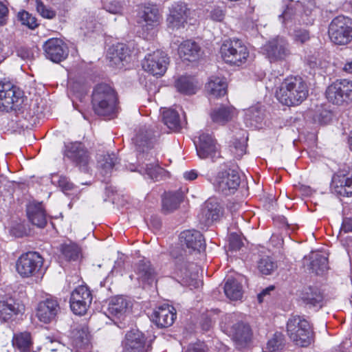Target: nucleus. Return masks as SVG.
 I'll list each match as a JSON object with an SVG mask.
<instances>
[{
    "label": "nucleus",
    "instance_id": "38",
    "mask_svg": "<svg viewBox=\"0 0 352 352\" xmlns=\"http://www.w3.org/2000/svg\"><path fill=\"white\" fill-rule=\"evenodd\" d=\"M301 298L307 305L314 307H321L323 296L317 287H309L302 291Z\"/></svg>",
    "mask_w": 352,
    "mask_h": 352
},
{
    "label": "nucleus",
    "instance_id": "39",
    "mask_svg": "<svg viewBox=\"0 0 352 352\" xmlns=\"http://www.w3.org/2000/svg\"><path fill=\"white\" fill-rule=\"evenodd\" d=\"M183 199L180 192L165 193L162 198V209L166 212H170L176 210Z\"/></svg>",
    "mask_w": 352,
    "mask_h": 352
},
{
    "label": "nucleus",
    "instance_id": "56",
    "mask_svg": "<svg viewBox=\"0 0 352 352\" xmlns=\"http://www.w3.org/2000/svg\"><path fill=\"white\" fill-rule=\"evenodd\" d=\"M63 348L61 344L56 340H53L50 337L45 338V349L50 351H56Z\"/></svg>",
    "mask_w": 352,
    "mask_h": 352
},
{
    "label": "nucleus",
    "instance_id": "53",
    "mask_svg": "<svg viewBox=\"0 0 352 352\" xmlns=\"http://www.w3.org/2000/svg\"><path fill=\"white\" fill-rule=\"evenodd\" d=\"M243 243L241 236L236 233H231L229 237V246L232 250H238L242 246Z\"/></svg>",
    "mask_w": 352,
    "mask_h": 352
},
{
    "label": "nucleus",
    "instance_id": "16",
    "mask_svg": "<svg viewBox=\"0 0 352 352\" xmlns=\"http://www.w3.org/2000/svg\"><path fill=\"white\" fill-rule=\"evenodd\" d=\"M160 18L156 5L148 3L139 7L137 22L144 30H152L158 25Z\"/></svg>",
    "mask_w": 352,
    "mask_h": 352
},
{
    "label": "nucleus",
    "instance_id": "4",
    "mask_svg": "<svg viewBox=\"0 0 352 352\" xmlns=\"http://www.w3.org/2000/svg\"><path fill=\"white\" fill-rule=\"evenodd\" d=\"M287 333L294 344L307 347L314 340V333L308 320L300 316H292L287 322Z\"/></svg>",
    "mask_w": 352,
    "mask_h": 352
},
{
    "label": "nucleus",
    "instance_id": "2",
    "mask_svg": "<svg viewBox=\"0 0 352 352\" xmlns=\"http://www.w3.org/2000/svg\"><path fill=\"white\" fill-rule=\"evenodd\" d=\"M308 95L305 82L299 76H289L280 84L276 91V98L287 106L298 105Z\"/></svg>",
    "mask_w": 352,
    "mask_h": 352
},
{
    "label": "nucleus",
    "instance_id": "28",
    "mask_svg": "<svg viewBox=\"0 0 352 352\" xmlns=\"http://www.w3.org/2000/svg\"><path fill=\"white\" fill-rule=\"evenodd\" d=\"M236 114L235 109L231 106H221L213 109L210 113L212 121L224 125L230 121Z\"/></svg>",
    "mask_w": 352,
    "mask_h": 352
},
{
    "label": "nucleus",
    "instance_id": "15",
    "mask_svg": "<svg viewBox=\"0 0 352 352\" xmlns=\"http://www.w3.org/2000/svg\"><path fill=\"white\" fill-rule=\"evenodd\" d=\"M190 14V10L185 2H175L170 8V14L167 17L168 27L173 30L184 28Z\"/></svg>",
    "mask_w": 352,
    "mask_h": 352
},
{
    "label": "nucleus",
    "instance_id": "6",
    "mask_svg": "<svg viewBox=\"0 0 352 352\" xmlns=\"http://www.w3.org/2000/svg\"><path fill=\"white\" fill-rule=\"evenodd\" d=\"M331 41L336 45H346L352 41V19L338 16L333 19L329 27Z\"/></svg>",
    "mask_w": 352,
    "mask_h": 352
},
{
    "label": "nucleus",
    "instance_id": "43",
    "mask_svg": "<svg viewBox=\"0 0 352 352\" xmlns=\"http://www.w3.org/2000/svg\"><path fill=\"white\" fill-rule=\"evenodd\" d=\"M60 251L64 258L68 261H78L81 255L80 248L74 243L63 244Z\"/></svg>",
    "mask_w": 352,
    "mask_h": 352
},
{
    "label": "nucleus",
    "instance_id": "7",
    "mask_svg": "<svg viewBox=\"0 0 352 352\" xmlns=\"http://www.w3.org/2000/svg\"><path fill=\"white\" fill-rule=\"evenodd\" d=\"M327 100L333 104L342 105L352 101V81L346 79L336 80L326 90Z\"/></svg>",
    "mask_w": 352,
    "mask_h": 352
},
{
    "label": "nucleus",
    "instance_id": "50",
    "mask_svg": "<svg viewBox=\"0 0 352 352\" xmlns=\"http://www.w3.org/2000/svg\"><path fill=\"white\" fill-rule=\"evenodd\" d=\"M292 36L294 42L297 45L305 44L310 39L309 32L304 29L295 30Z\"/></svg>",
    "mask_w": 352,
    "mask_h": 352
},
{
    "label": "nucleus",
    "instance_id": "22",
    "mask_svg": "<svg viewBox=\"0 0 352 352\" xmlns=\"http://www.w3.org/2000/svg\"><path fill=\"white\" fill-rule=\"evenodd\" d=\"M68 50L63 41L58 38L45 41V57L54 63H59L67 58Z\"/></svg>",
    "mask_w": 352,
    "mask_h": 352
},
{
    "label": "nucleus",
    "instance_id": "19",
    "mask_svg": "<svg viewBox=\"0 0 352 352\" xmlns=\"http://www.w3.org/2000/svg\"><path fill=\"white\" fill-rule=\"evenodd\" d=\"M65 157L73 162L80 169L88 170L89 155L87 151L80 142L70 143L66 146Z\"/></svg>",
    "mask_w": 352,
    "mask_h": 352
},
{
    "label": "nucleus",
    "instance_id": "1",
    "mask_svg": "<svg viewBox=\"0 0 352 352\" xmlns=\"http://www.w3.org/2000/svg\"><path fill=\"white\" fill-rule=\"evenodd\" d=\"M159 136L160 132L156 126L143 125L138 128L133 138V142L140 152L137 156V170L142 175L146 174L152 179H157L163 171L157 164L153 153L147 152L153 148Z\"/></svg>",
    "mask_w": 352,
    "mask_h": 352
},
{
    "label": "nucleus",
    "instance_id": "35",
    "mask_svg": "<svg viewBox=\"0 0 352 352\" xmlns=\"http://www.w3.org/2000/svg\"><path fill=\"white\" fill-rule=\"evenodd\" d=\"M309 259V267L312 272L316 274H322L329 269L328 259L324 253H311Z\"/></svg>",
    "mask_w": 352,
    "mask_h": 352
},
{
    "label": "nucleus",
    "instance_id": "32",
    "mask_svg": "<svg viewBox=\"0 0 352 352\" xmlns=\"http://www.w3.org/2000/svg\"><path fill=\"white\" fill-rule=\"evenodd\" d=\"M27 214L32 225L38 228L44 226V209L42 203L33 202L27 208Z\"/></svg>",
    "mask_w": 352,
    "mask_h": 352
},
{
    "label": "nucleus",
    "instance_id": "33",
    "mask_svg": "<svg viewBox=\"0 0 352 352\" xmlns=\"http://www.w3.org/2000/svg\"><path fill=\"white\" fill-rule=\"evenodd\" d=\"M19 305L13 300L0 301V320L8 322L20 313Z\"/></svg>",
    "mask_w": 352,
    "mask_h": 352
},
{
    "label": "nucleus",
    "instance_id": "62",
    "mask_svg": "<svg viewBox=\"0 0 352 352\" xmlns=\"http://www.w3.org/2000/svg\"><path fill=\"white\" fill-rule=\"evenodd\" d=\"M274 286H270L265 289H263L258 295V300L260 302L263 301V298L266 295L269 294L270 292L272 290H274Z\"/></svg>",
    "mask_w": 352,
    "mask_h": 352
},
{
    "label": "nucleus",
    "instance_id": "49",
    "mask_svg": "<svg viewBox=\"0 0 352 352\" xmlns=\"http://www.w3.org/2000/svg\"><path fill=\"white\" fill-rule=\"evenodd\" d=\"M17 19L23 25H25L30 29H34L38 26L36 19L25 10L18 12Z\"/></svg>",
    "mask_w": 352,
    "mask_h": 352
},
{
    "label": "nucleus",
    "instance_id": "47",
    "mask_svg": "<svg viewBox=\"0 0 352 352\" xmlns=\"http://www.w3.org/2000/svg\"><path fill=\"white\" fill-rule=\"evenodd\" d=\"M244 135L243 133L241 139H236L230 146L231 153L237 159H240L245 153L247 138Z\"/></svg>",
    "mask_w": 352,
    "mask_h": 352
},
{
    "label": "nucleus",
    "instance_id": "57",
    "mask_svg": "<svg viewBox=\"0 0 352 352\" xmlns=\"http://www.w3.org/2000/svg\"><path fill=\"white\" fill-rule=\"evenodd\" d=\"M9 10L6 5L0 1V26L6 23Z\"/></svg>",
    "mask_w": 352,
    "mask_h": 352
},
{
    "label": "nucleus",
    "instance_id": "46",
    "mask_svg": "<svg viewBox=\"0 0 352 352\" xmlns=\"http://www.w3.org/2000/svg\"><path fill=\"white\" fill-rule=\"evenodd\" d=\"M284 336L281 333H275L270 338L265 348V352H276L281 350L284 346Z\"/></svg>",
    "mask_w": 352,
    "mask_h": 352
},
{
    "label": "nucleus",
    "instance_id": "25",
    "mask_svg": "<svg viewBox=\"0 0 352 352\" xmlns=\"http://www.w3.org/2000/svg\"><path fill=\"white\" fill-rule=\"evenodd\" d=\"M178 54L184 60L196 61L201 54L200 46L192 40H186L182 42L178 47Z\"/></svg>",
    "mask_w": 352,
    "mask_h": 352
},
{
    "label": "nucleus",
    "instance_id": "42",
    "mask_svg": "<svg viewBox=\"0 0 352 352\" xmlns=\"http://www.w3.org/2000/svg\"><path fill=\"white\" fill-rule=\"evenodd\" d=\"M72 345L76 349V352H86L89 346L88 333L84 330L77 331L72 338Z\"/></svg>",
    "mask_w": 352,
    "mask_h": 352
},
{
    "label": "nucleus",
    "instance_id": "45",
    "mask_svg": "<svg viewBox=\"0 0 352 352\" xmlns=\"http://www.w3.org/2000/svg\"><path fill=\"white\" fill-rule=\"evenodd\" d=\"M51 182L54 185L58 186L65 193H67L70 190L77 191V187H76L66 177L54 174L52 175Z\"/></svg>",
    "mask_w": 352,
    "mask_h": 352
},
{
    "label": "nucleus",
    "instance_id": "29",
    "mask_svg": "<svg viewBox=\"0 0 352 352\" xmlns=\"http://www.w3.org/2000/svg\"><path fill=\"white\" fill-rule=\"evenodd\" d=\"M135 272L138 276V280L143 283L150 285L155 280V271L148 260L140 261L136 265Z\"/></svg>",
    "mask_w": 352,
    "mask_h": 352
},
{
    "label": "nucleus",
    "instance_id": "37",
    "mask_svg": "<svg viewBox=\"0 0 352 352\" xmlns=\"http://www.w3.org/2000/svg\"><path fill=\"white\" fill-rule=\"evenodd\" d=\"M223 289L226 296L231 300H238L242 298L243 287L235 278H228Z\"/></svg>",
    "mask_w": 352,
    "mask_h": 352
},
{
    "label": "nucleus",
    "instance_id": "13",
    "mask_svg": "<svg viewBox=\"0 0 352 352\" xmlns=\"http://www.w3.org/2000/svg\"><path fill=\"white\" fill-rule=\"evenodd\" d=\"M167 54L162 50H156L146 55L142 61V67L153 76H162L164 74L169 63Z\"/></svg>",
    "mask_w": 352,
    "mask_h": 352
},
{
    "label": "nucleus",
    "instance_id": "9",
    "mask_svg": "<svg viewBox=\"0 0 352 352\" xmlns=\"http://www.w3.org/2000/svg\"><path fill=\"white\" fill-rule=\"evenodd\" d=\"M262 52L270 62L284 60L291 54L289 44L283 36L269 40L262 47Z\"/></svg>",
    "mask_w": 352,
    "mask_h": 352
},
{
    "label": "nucleus",
    "instance_id": "59",
    "mask_svg": "<svg viewBox=\"0 0 352 352\" xmlns=\"http://www.w3.org/2000/svg\"><path fill=\"white\" fill-rule=\"evenodd\" d=\"M206 346L204 343H195L190 344L186 352H206Z\"/></svg>",
    "mask_w": 352,
    "mask_h": 352
},
{
    "label": "nucleus",
    "instance_id": "17",
    "mask_svg": "<svg viewBox=\"0 0 352 352\" xmlns=\"http://www.w3.org/2000/svg\"><path fill=\"white\" fill-rule=\"evenodd\" d=\"M22 92L10 82H0V110L8 111L18 106Z\"/></svg>",
    "mask_w": 352,
    "mask_h": 352
},
{
    "label": "nucleus",
    "instance_id": "26",
    "mask_svg": "<svg viewBox=\"0 0 352 352\" xmlns=\"http://www.w3.org/2000/svg\"><path fill=\"white\" fill-rule=\"evenodd\" d=\"M230 336L233 340L241 346L247 344L251 339V329L250 326L243 322L234 324L230 331Z\"/></svg>",
    "mask_w": 352,
    "mask_h": 352
},
{
    "label": "nucleus",
    "instance_id": "27",
    "mask_svg": "<svg viewBox=\"0 0 352 352\" xmlns=\"http://www.w3.org/2000/svg\"><path fill=\"white\" fill-rule=\"evenodd\" d=\"M107 56L112 65L120 66L129 56V50L125 44L118 43L109 47Z\"/></svg>",
    "mask_w": 352,
    "mask_h": 352
},
{
    "label": "nucleus",
    "instance_id": "48",
    "mask_svg": "<svg viewBox=\"0 0 352 352\" xmlns=\"http://www.w3.org/2000/svg\"><path fill=\"white\" fill-rule=\"evenodd\" d=\"M276 267V264L269 256H264L258 262V270L264 275L271 274Z\"/></svg>",
    "mask_w": 352,
    "mask_h": 352
},
{
    "label": "nucleus",
    "instance_id": "20",
    "mask_svg": "<svg viewBox=\"0 0 352 352\" xmlns=\"http://www.w3.org/2000/svg\"><path fill=\"white\" fill-rule=\"evenodd\" d=\"M131 307L130 300L123 296H117L110 300L107 315L113 320L124 319Z\"/></svg>",
    "mask_w": 352,
    "mask_h": 352
},
{
    "label": "nucleus",
    "instance_id": "51",
    "mask_svg": "<svg viewBox=\"0 0 352 352\" xmlns=\"http://www.w3.org/2000/svg\"><path fill=\"white\" fill-rule=\"evenodd\" d=\"M32 321L37 326L43 327L44 318V303L41 302L38 304L35 312L32 316Z\"/></svg>",
    "mask_w": 352,
    "mask_h": 352
},
{
    "label": "nucleus",
    "instance_id": "5",
    "mask_svg": "<svg viewBox=\"0 0 352 352\" xmlns=\"http://www.w3.org/2000/svg\"><path fill=\"white\" fill-rule=\"evenodd\" d=\"M220 53L228 64L240 66L246 63L250 52L244 43L238 38L228 39L221 46Z\"/></svg>",
    "mask_w": 352,
    "mask_h": 352
},
{
    "label": "nucleus",
    "instance_id": "58",
    "mask_svg": "<svg viewBox=\"0 0 352 352\" xmlns=\"http://www.w3.org/2000/svg\"><path fill=\"white\" fill-rule=\"evenodd\" d=\"M295 14L293 12V9L291 7H287L283 13L279 16L280 18H283V22L287 24L290 21L295 19Z\"/></svg>",
    "mask_w": 352,
    "mask_h": 352
},
{
    "label": "nucleus",
    "instance_id": "54",
    "mask_svg": "<svg viewBox=\"0 0 352 352\" xmlns=\"http://www.w3.org/2000/svg\"><path fill=\"white\" fill-rule=\"evenodd\" d=\"M245 119L246 120L255 121L258 123L261 120L262 117L258 109L256 107H252L246 111Z\"/></svg>",
    "mask_w": 352,
    "mask_h": 352
},
{
    "label": "nucleus",
    "instance_id": "12",
    "mask_svg": "<svg viewBox=\"0 0 352 352\" xmlns=\"http://www.w3.org/2000/svg\"><path fill=\"white\" fill-rule=\"evenodd\" d=\"M91 302L92 294L87 286H78L71 293L69 299L70 309L76 315H85Z\"/></svg>",
    "mask_w": 352,
    "mask_h": 352
},
{
    "label": "nucleus",
    "instance_id": "18",
    "mask_svg": "<svg viewBox=\"0 0 352 352\" xmlns=\"http://www.w3.org/2000/svg\"><path fill=\"white\" fill-rule=\"evenodd\" d=\"M331 189L340 196L352 197V170L343 168L334 174L331 181Z\"/></svg>",
    "mask_w": 352,
    "mask_h": 352
},
{
    "label": "nucleus",
    "instance_id": "64",
    "mask_svg": "<svg viewBox=\"0 0 352 352\" xmlns=\"http://www.w3.org/2000/svg\"><path fill=\"white\" fill-rule=\"evenodd\" d=\"M343 70L348 73H352V60L344 65Z\"/></svg>",
    "mask_w": 352,
    "mask_h": 352
},
{
    "label": "nucleus",
    "instance_id": "10",
    "mask_svg": "<svg viewBox=\"0 0 352 352\" xmlns=\"http://www.w3.org/2000/svg\"><path fill=\"white\" fill-rule=\"evenodd\" d=\"M240 183L241 178L238 171L229 168L218 173L215 179V188L227 196L234 193Z\"/></svg>",
    "mask_w": 352,
    "mask_h": 352
},
{
    "label": "nucleus",
    "instance_id": "31",
    "mask_svg": "<svg viewBox=\"0 0 352 352\" xmlns=\"http://www.w3.org/2000/svg\"><path fill=\"white\" fill-rule=\"evenodd\" d=\"M60 313V307L57 298L45 294V324L56 322Z\"/></svg>",
    "mask_w": 352,
    "mask_h": 352
},
{
    "label": "nucleus",
    "instance_id": "55",
    "mask_svg": "<svg viewBox=\"0 0 352 352\" xmlns=\"http://www.w3.org/2000/svg\"><path fill=\"white\" fill-rule=\"evenodd\" d=\"M210 18L217 22H222L225 18V12L220 8H215L210 11Z\"/></svg>",
    "mask_w": 352,
    "mask_h": 352
},
{
    "label": "nucleus",
    "instance_id": "61",
    "mask_svg": "<svg viewBox=\"0 0 352 352\" xmlns=\"http://www.w3.org/2000/svg\"><path fill=\"white\" fill-rule=\"evenodd\" d=\"M197 177V173L195 170H191L184 173V178L186 180L192 181Z\"/></svg>",
    "mask_w": 352,
    "mask_h": 352
},
{
    "label": "nucleus",
    "instance_id": "3",
    "mask_svg": "<svg viewBox=\"0 0 352 352\" xmlns=\"http://www.w3.org/2000/svg\"><path fill=\"white\" fill-rule=\"evenodd\" d=\"M117 97L115 91L107 84L96 86L92 94L94 112L102 116L113 115L117 111Z\"/></svg>",
    "mask_w": 352,
    "mask_h": 352
},
{
    "label": "nucleus",
    "instance_id": "40",
    "mask_svg": "<svg viewBox=\"0 0 352 352\" xmlns=\"http://www.w3.org/2000/svg\"><path fill=\"white\" fill-rule=\"evenodd\" d=\"M175 87L178 91L184 94H194L197 89L195 80L190 76H181L175 81Z\"/></svg>",
    "mask_w": 352,
    "mask_h": 352
},
{
    "label": "nucleus",
    "instance_id": "11",
    "mask_svg": "<svg viewBox=\"0 0 352 352\" xmlns=\"http://www.w3.org/2000/svg\"><path fill=\"white\" fill-rule=\"evenodd\" d=\"M43 258L36 252L23 254L17 260L16 268L17 272L23 277L35 275L41 269Z\"/></svg>",
    "mask_w": 352,
    "mask_h": 352
},
{
    "label": "nucleus",
    "instance_id": "23",
    "mask_svg": "<svg viewBox=\"0 0 352 352\" xmlns=\"http://www.w3.org/2000/svg\"><path fill=\"white\" fill-rule=\"evenodd\" d=\"M179 239L182 245H186L189 251L201 252L206 244L203 235L199 231L188 230L181 232Z\"/></svg>",
    "mask_w": 352,
    "mask_h": 352
},
{
    "label": "nucleus",
    "instance_id": "21",
    "mask_svg": "<svg viewBox=\"0 0 352 352\" xmlns=\"http://www.w3.org/2000/svg\"><path fill=\"white\" fill-rule=\"evenodd\" d=\"M223 212V210L220 204L216 200L209 199L205 202L198 217L201 224L210 226L219 220L222 217Z\"/></svg>",
    "mask_w": 352,
    "mask_h": 352
},
{
    "label": "nucleus",
    "instance_id": "60",
    "mask_svg": "<svg viewBox=\"0 0 352 352\" xmlns=\"http://www.w3.org/2000/svg\"><path fill=\"white\" fill-rule=\"evenodd\" d=\"M341 230L344 232H352V218H344L342 224Z\"/></svg>",
    "mask_w": 352,
    "mask_h": 352
},
{
    "label": "nucleus",
    "instance_id": "44",
    "mask_svg": "<svg viewBox=\"0 0 352 352\" xmlns=\"http://www.w3.org/2000/svg\"><path fill=\"white\" fill-rule=\"evenodd\" d=\"M117 157L115 153H107L101 155L98 160V164L102 168V173L107 175L111 173L113 166L117 162Z\"/></svg>",
    "mask_w": 352,
    "mask_h": 352
},
{
    "label": "nucleus",
    "instance_id": "8",
    "mask_svg": "<svg viewBox=\"0 0 352 352\" xmlns=\"http://www.w3.org/2000/svg\"><path fill=\"white\" fill-rule=\"evenodd\" d=\"M197 154L200 159L215 162L220 158V146L212 135L202 133L194 142Z\"/></svg>",
    "mask_w": 352,
    "mask_h": 352
},
{
    "label": "nucleus",
    "instance_id": "36",
    "mask_svg": "<svg viewBox=\"0 0 352 352\" xmlns=\"http://www.w3.org/2000/svg\"><path fill=\"white\" fill-rule=\"evenodd\" d=\"M104 22V21L100 18L97 21L95 14H88L83 16L80 22V29L85 34L98 32L102 30Z\"/></svg>",
    "mask_w": 352,
    "mask_h": 352
},
{
    "label": "nucleus",
    "instance_id": "24",
    "mask_svg": "<svg viewBox=\"0 0 352 352\" xmlns=\"http://www.w3.org/2000/svg\"><path fill=\"white\" fill-rule=\"evenodd\" d=\"M175 318V309L168 305H163L157 307L152 315L153 320L161 328L171 326Z\"/></svg>",
    "mask_w": 352,
    "mask_h": 352
},
{
    "label": "nucleus",
    "instance_id": "41",
    "mask_svg": "<svg viewBox=\"0 0 352 352\" xmlns=\"http://www.w3.org/2000/svg\"><path fill=\"white\" fill-rule=\"evenodd\" d=\"M32 344L31 335L29 332H21L14 335L12 345L22 352H27Z\"/></svg>",
    "mask_w": 352,
    "mask_h": 352
},
{
    "label": "nucleus",
    "instance_id": "52",
    "mask_svg": "<svg viewBox=\"0 0 352 352\" xmlns=\"http://www.w3.org/2000/svg\"><path fill=\"white\" fill-rule=\"evenodd\" d=\"M104 8L112 14H121L123 10L122 3L117 0L106 1L104 3Z\"/></svg>",
    "mask_w": 352,
    "mask_h": 352
},
{
    "label": "nucleus",
    "instance_id": "30",
    "mask_svg": "<svg viewBox=\"0 0 352 352\" xmlns=\"http://www.w3.org/2000/svg\"><path fill=\"white\" fill-rule=\"evenodd\" d=\"M162 119L164 124L174 132H179L186 124L185 121L180 120L178 112L173 109L164 110Z\"/></svg>",
    "mask_w": 352,
    "mask_h": 352
},
{
    "label": "nucleus",
    "instance_id": "34",
    "mask_svg": "<svg viewBox=\"0 0 352 352\" xmlns=\"http://www.w3.org/2000/svg\"><path fill=\"white\" fill-rule=\"evenodd\" d=\"M206 88L210 96L219 98L226 94L227 83L222 78L212 76L206 84Z\"/></svg>",
    "mask_w": 352,
    "mask_h": 352
},
{
    "label": "nucleus",
    "instance_id": "14",
    "mask_svg": "<svg viewBox=\"0 0 352 352\" xmlns=\"http://www.w3.org/2000/svg\"><path fill=\"white\" fill-rule=\"evenodd\" d=\"M123 352H150L151 346L138 329L127 331L122 342Z\"/></svg>",
    "mask_w": 352,
    "mask_h": 352
},
{
    "label": "nucleus",
    "instance_id": "63",
    "mask_svg": "<svg viewBox=\"0 0 352 352\" xmlns=\"http://www.w3.org/2000/svg\"><path fill=\"white\" fill-rule=\"evenodd\" d=\"M77 280H78V277L77 276H67L66 283H67V289L71 288L72 283H74Z\"/></svg>",
    "mask_w": 352,
    "mask_h": 352
}]
</instances>
